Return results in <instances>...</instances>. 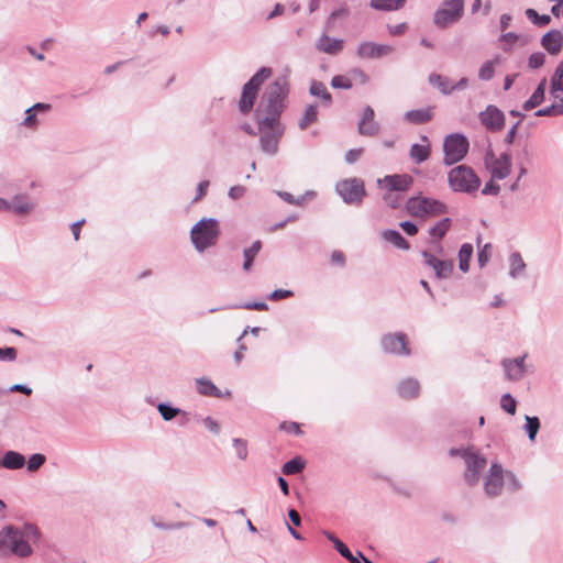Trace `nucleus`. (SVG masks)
<instances>
[{
    "instance_id": "31",
    "label": "nucleus",
    "mask_w": 563,
    "mask_h": 563,
    "mask_svg": "<svg viewBox=\"0 0 563 563\" xmlns=\"http://www.w3.org/2000/svg\"><path fill=\"white\" fill-rule=\"evenodd\" d=\"M309 93L313 97L320 98L321 102L327 107H329L332 103V96L328 91L325 85L321 81L312 80L310 82Z\"/></svg>"
},
{
    "instance_id": "63",
    "label": "nucleus",
    "mask_w": 563,
    "mask_h": 563,
    "mask_svg": "<svg viewBox=\"0 0 563 563\" xmlns=\"http://www.w3.org/2000/svg\"><path fill=\"white\" fill-rule=\"evenodd\" d=\"M292 296V291L291 290H286V289H276L274 290L269 296L268 298L271 300H280V299H284V298H288V297H291Z\"/></svg>"
},
{
    "instance_id": "45",
    "label": "nucleus",
    "mask_w": 563,
    "mask_h": 563,
    "mask_svg": "<svg viewBox=\"0 0 563 563\" xmlns=\"http://www.w3.org/2000/svg\"><path fill=\"white\" fill-rule=\"evenodd\" d=\"M404 2L405 0H372L371 5L379 10H397Z\"/></svg>"
},
{
    "instance_id": "22",
    "label": "nucleus",
    "mask_w": 563,
    "mask_h": 563,
    "mask_svg": "<svg viewBox=\"0 0 563 563\" xmlns=\"http://www.w3.org/2000/svg\"><path fill=\"white\" fill-rule=\"evenodd\" d=\"M35 203L26 194L15 195L10 201V212L19 216L29 214L34 210Z\"/></svg>"
},
{
    "instance_id": "43",
    "label": "nucleus",
    "mask_w": 563,
    "mask_h": 563,
    "mask_svg": "<svg viewBox=\"0 0 563 563\" xmlns=\"http://www.w3.org/2000/svg\"><path fill=\"white\" fill-rule=\"evenodd\" d=\"M558 102L552 103L549 107L539 109L536 112L537 117H556L563 114V99H558Z\"/></svg>"
},
{
    "instance_id": "35",
    "label": "nucleus",
    "mask_w": 563,
    "mask_h": 563,
    "mask_svg": "<svg viewBox=\"0 0 563 563\" xmlns=\"http://www.w3.org/2000/svg\"><path fill=\"white\" fill-rule=\"evenodd\" d=\"M318 120V107L316 104H308L301 118L298 121V128L302 131L306 130L310 124Z\"/></svg>"
},
{
    "instance_id": "27",
    "label": "nucleus",
    "mask_w": 563,
    "mask_h": 563,
    "mask_svg": "<svg viewBox=\"0 0 563 563\" xmlns=\"http://www.w3.org/2000/svg\"><path fill=\"white\" fill-rule=\"evenodd\" d=\"M433 112L431 108L409 110L405 112L404 119L413 124H423L431 121Z\"/></svg>"
},
{
    "instance_id": "34",
    "label": "nucleus",
    "mask_w": 563,
    "mask_h": 563,
    "mask_svg": "<svg viewBox=\"0 0 563 563\" xmlns=\"http://www.w3.org/2000/svg\"><path fill=\"white\" fill-rule=\"evenodd\" d=\"M197 390L200 395L220 397V389L209 379L201 377L196 379Z\"/></svg>"
},
{
    "instance_id": "59",
    "label": "nucleus",
    "mask_w": 563,
    "mask_h": 563,
    "mask_svg": "<svg viewBox=\"0 0 563 563\" xmlns=\"http://www.w3.org/2000/svg\"><path fill=\"white\" fill-rule=\"evenodd\" d=\"M499 190H500L499 185L495 184L494 179L492 178L488 183L485 184V186L482 190V194L496 196V195H498Z\"/></svg>"
},
{
    "instance_id": "8",
    "label": "nucleus",
    "mask_w": 563,
    "mask_h": 563,
    "mask_svg": "<svg viewBox=\"0 0 563 563\" xmlns=\"http://www.w3.org/2000/svg\"><path fill=\"white\" fill-rule=\"evenodd\" d=\"M271 75L272 69L269 67H262L243 86L239 101V110L241 113L247 114L253 109L260 87Z\"/></svg>"
},
{
    "instance_id": "44",
    "label": "nucleus",
    "mask_w": 563,
    "mask_h": 563,
    "mask_svg": "<svg viewBox=\"0 0 563 563\" xmlns=\"http://www.w3.org/2000/svg\"><path fill=\"white\" fill-rule=\"evenodd\" d=\"M453 269H454V264L452 261L441 260L440 263H437L434 273L438 278L446 279L452 275Z\"/></svg>"
},
{
    "instance_id": "1",
    "label": "nucleus",
    "mask_w": 563,
    "mask_h": 563,
    "mask_svg": "<svg viewBox=\"0 0 563 563\" xmlns=\"http://www.w3.org/2000/svg\"><path fill=\"white\" fill-rule=\"evenodd\" d=\"M41 537L38 528L33 523L7 526L0 530V554H13L27 558L32 554V543H37Z\"/></svg>"
},
{
    "instance_id": "18",
    "label": "nucleus",
    "mask_w": 563,
    "mask_h": 563,
    "mask_svg": "<svg viewBox=\"0 0 563 563\" xmlns=\"http://www.w3.org/2000/svg\"><path fill=\"white\" fill-rule=\"evenodd\" d=\"M357 131L363 136H376L380 126L378 122L375 121V112L371 106H366L363 109L362 117L357 124Z\"/></svg>"
},
{
    "instance_id": "52",
    "label": "nucleus",
    "mask_w": 563,
    "mask_h": 563,
    "mask_svg": "<svg viewBox=\"0 0 563 563\" xmlns=\"http://www.w3.org/2000/svg\"><path fill=\"white\" fill-rule=\"evenodd\" d=\"M331 86L335 89H350L352 88V81L345 76L336 75L332 77Z\"/></svg>"
},
{
    "instance_id": "21",
    "label": "nucleus",
    "mask_w": 563,
    "mask_h": 563,
    "mask_svg": "<svg viewBox=\"0 0 563 563\" xmlns=\"http://www.w3.org/2000/svg\"><path fill=\"white\" fill-rule=\"evenodd\" d=\"M541 45L551 55H558L563 46V33L559 30L547 32L541 38Z\"/></svg>"
},
{
    "instance_id": "54",
    "label": "nucleus",
    "mask_w": 563,
    "mask_h": 563,
    "mask_svg": "<svg viewBox=\"0 0 563 563\" xmlns=\"http://www.w3.org/2000/svg\"><path fill=\"white\" fill-rule=\"evenodd\" d=\"M233 446L235 448L236 455L240 460H245L247 457L246 441L235 438L233 439Z\"/></svg>"
},
{
    "instance_id": "7",
    "label": "nucleus",
    "mask_w": 563,
    "mask_h": 563,
    "mask_svg": "<svg viewBox=\"0 0 563 563\" xmlns=\"http://www.w3.org/2000/svg\"><path fill=\"white\" fill-rule=\"evenodd\" d=\"M506 479L510 482L512 490L520 488V484L514 473L505 472L499 463H492L488 473L484 477L485 494L488 497L499 496Z\"/></svg>"
},
{
    "instance_id": "29",
    "label": "nucleus",
    "mask_w": 563,
    "mask_h": 563,
    "mask_svg": "<svg viewBox=\"0 0 563 563\" xmlns=\"http://www.w3.org/2000/svg\"><path fill=\"white\" fill-rule=\"evenodd\" d=\"M545 86H547V79L543 78L533 93L530 96V98L522 104V108L525 111H529L538 106H540L545 98Z\"/></svg>"
},
{
    "instance_id": "49",
    "label": "nucleus",
    "mask_w": 563,
    "mask_h": 563,
    "mask_svg": "<svg viewBox=\"0 0 563 563\" xmlns=\"http://www.w3.org/2000/svg\"><path fill=\"white\" fill-rule=\"evenodd\" d=\"M383 200L388 207L397 209L402 203V196L399 192L385 190V194L383 195Z\"/></svg>"
},
{
    "instance_id": "60",
    "label": "nucleus",
    "mask_w": 563,
    "mask_h": 563,
    "mask_svg": "<svg viewBox=\"0 0 563 563\" xmlns=\"http://www.w3.org/2000/svg\"><path fill=\"white\" fill-rule=\"evenodd\" d=\"M202 422H203V424L206 426V428H207L210 432H212V433H214V434H218V433L220 432V426H219V423H218L214 419H212L211 417H206V418H203V419H202Z\"/></svg>"
},
{
    "instance_id": "53",
    "label": "nucleus",
    "mask_w": 563,
    "mask_h": 563,
    "mask_svg": "<svg viewBox=\"0 0 563 563\" xmlns=\"http://www.w3.org/2000/svg\"><path fill=\"white\" fill-rule=\"evenodd\" d=\"M230 308L264 311V310L268 309V306L264 301H260V302H255V301L251 302L250 301V302H245L243 305L231 306Z\"/></svg>"
},
{
    "instance_id": "42",
    "label": "nucleus",
    "mask_w": 563,
    "mask_h": 563,
    "mask_svg": "<svg viewBox=\"0 0 563 563\" xmlns=\"http://www.w3.org/2000/svg\"><path fill=\"white\" fill-rule=\"evenodd\" d=\"M525 419H526V424H525L523 429L527 432L529 440L531 442H533L536 440V437L541 427L540 420L538 417H530V416H526Z\"/></svg>"
},
{
    "instance_id": "4",
    "label": "nucleus",
    "mask_w": 563,
    "mask_h": 563,
    "mask_svg": "<svg viewBox=\"0 0 563 563\" xmlns=\"http://www.w3.org/2000/svg\"><path fill=\"white\" fill-rule=\"evenodd\" d=\"M451 457L459 456L464 461V481L468 486L474 487L479 483L481 474L487 465L486 457L473 448H452L449 450Z\"/></svg>"
},
{
    "instance_id": "55",
    "label": "nucleus",
    "mask_w": 563,
    "mask_h": 563,
    "mask_svg": "<svg viewBox=\"0 0 563 563\" xmlns=\"http://www.w3.org/2000/svg\"><path fill=\"white\" fill-rule=\"evenodd\" d=\"M545 55L541 52L532 53L528 59V65L532 69H538L543 66Z\"/></svg>"
},
{
    "instance_id": "20",
    "label": "nucleus",
    "mask_w": 563,
    "mask_h": 563,
    "mask_svg": "<svg viewBox=\"0 0 563 563\" xmlns=\"http://www.w3.org/2000/svg\"><path fill=\"white\" fill-rule=\"evenodd\" d=\"M525 357L519 356L516 358H506L503 361V367L505 371L506 378L509 380H519L525 374Z\"/></svg>"
},
{
    "instance_id": "64",
    "label": "nucleus",
    "mask_w": 563,
    "mask_h": 563,
    "mask_svg": "<svg viewBox=\"0 0 563 563\" xmlns=\"http://www.w3.org/2000/svg\"><path fill=\"white\" fill-rule=\"evenodd\" d=\"M399 225L408 235H415L418 232V227L411 221H404Z\"/></svg>"
},
{
    "instance_id": "41",
    "label": "nucleus",
    "mask_w": 563,
    "mask_h": 563,
    "mask_svg": "<svg viewBox=\"0 0 563 563\" xmlns=\"http://www.w3.org/2000/svg\"><path fill=\"white\" fill-rule=\"evenodd\" d=\"M305 468V461L300 456H296L290 461L286 462L282 471L285 475H295L300 473Z\"/></svg>"
},
{
    "instance_id": "57",
    "label": "nucleus",
    "mask_w": 563,
    "mask_h": 563,
    "mask_svg": "<svg viewBox=\"0 0 563 563\" xmlns=\"http://www.w3.org/2000/svg\"><path fill=\"white\" fill-rule=\"evenodd\" d=\"M18 352L15 347H0V361L2 362H14L16 360Z\"/></svg>"
},
{
    "instance_id": "23",
    "label": "nucleus",
    "mask_w": 563,
    "mask_h": 563,
    "mask_svg": "<svg viewBox=\"0 0 563 563\" xmlns=\"http://www.w3.org/2000/svg\"><path fill=\"white\" fill-rule=\"evenodd\" d=\"M421 141L424 142V144L415 143L411 145L409 151V156L416 164L426 162L430 156V144L428 137L422 135Z\"/></svg>"
},
{
    "instance_id": "36",
    "label": "nucleus",
    "mask_w": 563,
    "mask_h": 563,
    "mask_svg": "<svg viewBox=\"0 0 563 563\" xmlns=\"http://www.w3.org/2000/svg\"><path fill=\"white\" fill-rule=\"evenodd\" d=\"M157 410L164 421H172L177 416H186V411L179 408L173 407L169 402H159Z\"/></svg>"
},
{
    "instance_id": "14",
    "label": "nucleus",
    "mask_w": 563,
    "mask_h": 563,
    "mask_svg": "<svg viewBox=\"0 0 563 563\" xmlns=\"http://www.w3.org/2000/svg\"><path fill=\"white\" fill-rule=\"evenodd\" d=\"M380 345L385 353L409 356L408 338L404 332L387 333L382 336Z\"/></svg>"
},
{
    "instance_id": "38",
    "label": "nucleus",
    "mask_w": 563,
    "mask_h": 563,
    "mask_svg": "<svg viewBox=\"0 0 563 563\" xmlns=\"http://www.w3.org/2000/svg\"><path fill=\"white\" fill-rule=\"evenodd\" d=\"M472 255L473 246L468 243L463 244L459 251V266L463 273L468 272Z\"/></svg>"
},
{
    "instance_id": "28",
    "label": "nucleus",
    "mask_w": 563,
    "mask_h": 563,
    "mask_svg": "<svg viewBox=\"0 0 563 563\" xmlns=\"http://www.w3.org/2000/svg\"><path fill=\"white\" fill-rule=\"evenodd\" d=\"M428 81L444 96H449L453 92V82L448 77L432 73L429 75Z\"/></svg>"
},
{
    "instance_id": "12",
    "label": "nucleus",
    "mask_w": 563,
    "mask_h": 563,
    "mask_svg": "<svg viewBox=\"0 0 563 563\" xmlns=\"http://www.w3.org/2000/svg\"><path fill=\"white\" fill-rule=\"evenodd\" d=\"M464 10V0H444L443 8L434 13V23L439 27H446L460 20Z\"/></svg>"
},
{
    "instance_id": "17",
    "label": "nucleus",
    "mask_w": 563,
    "mask_h": 563,
    "mask_svg": "<svg viewBox=\"0 0 563 563\" xmlns=\"http://www.w3.org/2000/svg\"><path fill=\"white\" fill-rule=\"evenodd\" d=\"M482 124L489 131H500L505 126V114L496 106L489 104L478 114Z\"/></svg>"
},
{
    "instance_id": "2",
    "label": "nucleus",
    "mask_w": 563,
    "mask_h": 563,
    "mask_svg": "<svg viewBox=\"0 0 563 563\" xmlns=\"http://www.w3.org/2000/svg\"><path fill=\"white\" fill-rule=\"evenodd\" d=\"M289 92L286 77H278L268 85L256 110H261L262 118L279 119L285 108V100Z\"/></svg>"
},
{
    "instance_id": "19",
    "label": "nucleus",
    "mask_w": 563,
    "mask_h": 563,
    "mask_svg": "<svg viewBox=\"0 0 563 563\" xmlns=\"http://www.w3.org/2000/svg\"><path fill=\"white\" fill-rule=\"evenodd\" d=\"M328 32L329 31L324 29V32L316 41L314 47L321 53L328 55H336L342 52L344 47V41L342 38L329 36Z\"/></svg>"
},
{
    "instance_id": "6",
    "label": "nucleus",
    "mask_w": 563,
    "mask_h": 563,
    "mask_svg": "<svg viewBox=\"0 0 563 563\" xmlns=\"http://www.w3.org/2000/svg\"><path fill=\"white\" fill-rule=\"evenodd\" d=\"M448 183L453 191L464 194L475 192L481 186L479 177L467 165H459L450 169Z\"/></svg>"
},
{
    "instance_id": "16",
    "label": "nucleus",
    "mask_w": 563,
    "mask_h": 563,
    "mask_svg": "<svg viewBox=\"0 0 563 563\" xmlns=\"http://www.w3.org/2000/svg\"><path fill=\"white\" fill-rule=\"evenodd\" d=\"M393 52L394 47L391 45L364 41L358 44L356 55L362 59H376L387 56Z\"/></svg>"
},
{
    "instance_id": "15",
    "label": "nucleus",
    "mask_w": 563,
    "mask_h": 563,
    "mask_svg": "<svg viewBox=\"0 0 563 563\" xmlns=\"http://www.w3.org/2000/svg\"><path fill=\"white\" fill-rule=\"evenodd\" d=\"M413 183V178L409 174L387 175L377 179V186L388 191L402 194L407 191Z\"/></svg>"
},
{
    "instance_id": "30",
    "label": "nucleus",
    "mask_w": 563,
    "mask_h": 563,
    "mask_svg": "<svg viewBox=\"0 0 563 563\" xmlns=\"http://www.w3.org/2000/svg\"><path fill=\"white\" fill-rule=\"evenodd\" d=\"M451 225L450 218H443L438 221L432 228L429 230V234L431 238L435 239L434 244L438 251H442L440 245V240L445 235Z\"/></svg>"
},
{
    "instance_id": "32",
    "label": "nucleus",
    "mask_w": 563,
    "mask_h": 563,
    "mask_svg": "<svg viewBox=\"0 0 563 563\" xmlns=\"http://www.w3.org/2000/svg\"><path fill=\"white\" fill-rule=\"evenodd\" d=\"M382 238L397 249L407 251L410 247L407 240L397 230H385L382 232Z\"/></svg>"
},
{
    "instance_id": "33",
    "label": "nucleus",
    "mask_w": 563,
    "mask_h": 563,
    "mask_svg": "<svg viewBox=\"0 0 563 563\" xmlns=\"http://www.w3.org/2000/svg\"><path fill=\"white\" fill-rule=\"evenodd\" d=\"M526 269V263L522 260V256L518 252H514L509 256V276L511 278H517L522 275Z\"/></svg>"
},
{
    "instance_id": "5",
    "label": "nucleus",
    "mask_w": 563,
    "mask_h": 563,
    "mask_svg": "<svg viewBox=\"0 0 563 563\" xmlns=\"http://www.w3.org/2000/svg\"><path fill=\"white\" fill-rule=\"evenodd\" d=\"M220 235L219 222L214 218H203L190 230V240L199 253L217 244Z\"/></svg>"
},
{
    "instance_id": "56",
    "label": "nucleus",
    "mask_w": 563,
    "mask_h": 563,
    "mask_svg": "<svg viewBox=\"0 0 563 563\" xmlns=\"http://www.w3.org/2000/svg\"><path fill=\"white\" fill-rule=\"evenodd\" d=\"M492 245L489 243L485 244L482 249H479L477 253V262L479 267H484L489 261Z\"/></svg>"
},
{
    "instance_id": "39",
    "label": "nucleus",
    "mask_w": 563,
    "mask_h": 563,
    "mask_svg": "<svg viewBox=\"0 0 563 563\" xmlns=\"http://www.w3.org/2000/svg\"><path fill=\"white\" fill-rule=\"evenodd\" d=\"M498 64V57L483 63V65L478 69V78L485 81L490 80L495 75V66Z\"/></svg>"
},
{
    "instance_id": "50",
    "label": "nucleus",
    "mask_w": 563,
    "mask_h": 563,
    "mask_svg": "<svg viewBox=\"0 0 563 563\" xmlns=\"http://www.w3.org/2000/svg\"><path fill=\"white\" fill-rule=\"evenodd\" d=\"M500 407L509 415L516 413L517 401L510 394H504L500 399Z\"/></svg>"
},
{
    "instance_id": "9",
    "label": "nucleus",
    "mask_w": 563,
    "mask_h": 563,
    "mask_svg": "<svg viewBox=\"0 0 563 563\" xmlns=\"http://www.w3.org/2000/svg\"><path fill=\"white\" fill-rule=\"evenodd\" d=\"M470 142L464 134L452 133L444 137L443 141V164L446 166L461 162L468 152Z\"/></svg>"
},
{
    "instance_id": "13",
    "label": "nucleus",
    "mask_w": 563,
    "mask_h": 563,
    "mask_svg": "<svg viewBox=\"0 0 563 563\" xmlns=\"http://www.w3.org/2000/svg\"><path fill=\"white\" fill-rule=\"evenodd\" d=\"M485 163L492 174L493 179H505L511 172V155L508 152L501 153L498 157L492 151L485 155Z\"/></svg>"
},
{
    "instance_id": "58",
    "label": "nucleus",
    "mask_w": 563,
    "mask_h": 563,
    "mask_svg": "<svg viewBox=\"0 0 563 563\" xmlns=\"http://www.w3.org/2000/svg\"><path fill=\"white\" fill-rule=\"evenodd\" d=\"M25 118L24 120L22 121V125L26 126V128H30V129H35L37 126V119H36V113L35 111H33L31 108H29L26 111H25Z\"/></svg>"
},
{
    "instance_id": "37",
    "label": "nucleus",
    "mask_w": 563,
    "mask_h": 563,
    "mask_svg": "<svg viewBox=\"0 0 563 563\" xmlns=\"http://www.w3.org/2000/svg\"><path fill=\"white\" fill-rule=\"evenodd\" d=\"M261 249H262L261 241H255L250 247H247L243 251V257H244L243 269L245 272H250L252 269L253 261L260 253Z\"/></svg>"
},
{
    "instance_id": "25",
    "label": "nucleus",
    "mask_w": 563,
    "mask_h": 563,
    "mask_svg": "<svg viewBox=\"0 0 563 563\" xmlns=\"http://www.w3.org/2000/svg\"><path fill=\"white\" fill-rule=\"evenodd\" d=\"M550 95L553 99H563V60L559 63L551 77Z\"/></svg>"
},
{
    "instance_id": "10",
    "label": "nucleus",
    "mask_w": 563,
    "mask_h": 563,
    "mask_svg": "<svg viewBox=\"0 0 563 563\" xmlns=\"http://www.w3.org/2000/svg\"><path fill=\"white\" fill-rule=\"evenodd\" d=\"M407 211L413 217L441 216L446 213V206L437 199L417 196L406 201Z\"/></svg>"
},
{
    "instance_id": "40",
    "label": "nucleus",
    "mask_w": 563,
    "mask_h": 563,
    "mask_svg": "<svg viewBox=\"0 0 563 563\" xmlns=\"http://www.w3.org/2000/svg\"><path fill=\"white\" fill-rule=\"evenodd\" d=\"M323 536L333 544L334 549L344 558L351 556V551L334 533L324 530Z\"/></svg>"
},
{
    "instance_id": "24",
    "label": "nucleus",
    "mask_w": 563,
    "mask_h": 563,
    "mask_svg": "<svg viewBox=\"0 0 563 563\" xmlns=\"http://www.w3.org/2000/svg\"><path fill=\"white\" fill-rule=\"evenodd\" d=\"M398 395L405 399H411L419 395L420 384L415 378L402 379L397 386Z\"/></svg>"
},
{
    "instance_id": "46",
    "label": "nucleus",
    "mask_w": 563,
    "mask_h": 563,
    "mask_svg": "<svg viewBox=\"0 0 563 563\" xmlns=\"http://www.w3.org/2000/svg\"><path fill=\"white\" fill-rule=\"evenodd\" d=\"M349 14H350V11L346 7H341L336 10L332 11L324 23V29L327 31H331L334 27V22L336 19L346 18V16H349Z\"/></svg>"
},
{
    "instance_id": "62",
    "label": "nucleus",
    "mask_w": 563,
    "mask_h": 563,
    "mask_svg": "<svg viewBox=\"0 0 563 563\" xmlns=\"http://www.w3.org/2000/svg\"><path fill=\"white\" fill-rule=\"evenodd\" d=\"M244 194H245V187L240 186V185L231 187L228 192L229 197L233 200L242 198L244 196Z\"/></svg>"
},
{
    "instance_id": "51",
    "label": "nucleus",
    "mask_w": 563,
    "mask_h": 563,
    "mask_svg": "<svg viewBox=\"0 0 563 563\" xmlns=\"http://www.w3.org/2000/svg\"><path fill=\"white\" fill-rule=\"evenodd\" d=\"M151 522L155 528L162 529V530H177V529H181L187 526V523L183 522V521L164 523V522L159 521L156 517H152Z\"/></svg>"
},
{
    "instance_id": "47",
    "label": "nucleus",
    "mask_w": 563,
    "mask_h": 563,
    "mask_svg": "<svg viewBox=\"0 0 563 563\" xmlns=\"http://www.w3.org/2000/svg\"><path fill=\"white\" fill-rule=\"evenodd\" d=\"M46 462V456L42 453H34L32 454L27 462H26V468L30 473H34L38 471Z\"/></svg>"
},
{
    "instance_id": "48",
    "label": "nucleus",
    "mask_w": 563,
    "mask_h": 563,
    "mask_svg": "<svg viewBox=\"0 0 563 563\" xmlns=\"http://www.w3.org/2000/svg\"><path fill=\"white\" fill-rule=\"evenodd\" d=\"M526 16L536 25L545 26L550 23L551 18L548 14L540 15L534 9H527Z\"/></svg>"
},
{
    "instance_id": "61",
    "label": "nucleus",
    "mask_w": 563,
    "mask_h": 563,
    "mask_svg": "<svg viewBox=\"0 0 563 563\" xmlns=\"http://www.w3.org/2000/svg\"><path fill=\"white\" fill-rule=\"evenodd\" d=\"M363 148H352L345 154V162L347 164L355 163L362 155Z\"/></svg>"
},
{
    "instance_id": "26",
    "label": "nucleus",
    "mask_w": 563,
    "mask_h": 563,
    "mask_svg": "<svg viewBox=\"0 0 563 563\" xmlns=\"http://www.w3.org/2000/svg\"><path fill=\"white\" fill-rule=\"evenodd\" d=\"M25 463V456L16 451H7L1 459V467L11 471L22 468Z\"/></svg>"
},
{
    "instance_id": "3",
    "label": "nucleus",
    "mask_w": 563,
    "mask_h": 563,
    "mask_svg": "<svg viewBox=\"0 0 563 563\" xmlns=\"http://www.w3.org/2000/svg\"><path fill=\"white\" fill-rule=\"evenodd\" d=\"M257 132L260 133V146L263 153L274 156L278 153L279 141L285 128L279 119L262 118L261 110L255 111Z\"/></svg>"
},
{
    "instance_id": "11",
    "label": "nucleus",
    "mask_w": 563,
    "mask_h": 563,
    "mask_svg": "<svg viewBox=\"0 0 563 563\" xmlns=\"http://www.w3.org/2000/svg\"><path fill=\"white\" fill-rule=\"evenodd\" d=\"M335 191L345 203L354 206H360L366 196L364 181L357 177L340 180Z\"/></svg>"
}]
</instances>
